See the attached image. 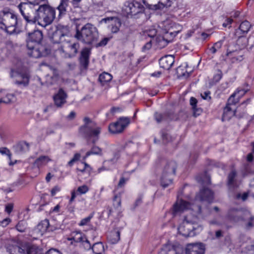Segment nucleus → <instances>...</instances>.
Here are the masks:
<instances>
[{
    "instance_id": "20e7f679",
    "label": "nucleus",
    "mask_w": 254,
    "mask_h": 254,
    "mask_svg": "<svg viewBox=\"0 0 254 254\" xmlns=\"http://www.w3.org/2000/svg\"><path fill=\"white\" fill-rule=\"evenodd\" d=\"M24 19L29 23H35L38 20L39 5L33 2H21L18 6Z\"/></svg>"
},
{
    "instance_id": "13d9d810",
    "label": "nucleus",
    "mask_w": 254,
    "mask_h": 254,
    "mask_svg": "<svg viewBox=\"0 0 254 254\" xmlns=\"http://www.w3.org/2000/svg\"><path fill=\"white\" fill-rule=\"evenodd\" d=\"M109 164H104V161L103 162V166L101 168H99L98 169V172L99 173H100L102 171H104V170H109Z\"/></svg>"
},
{
    "instance_id": "09e8293b",
    "label": "nucleus",
    "mask_w": 254,
    "mask_h": 254,
    "mask_svg": "<svg viewBox=\"0 0 254 254\" xmlns=\"http://www.w3.org/2000/svg\"><path fill=\"white\" fill-rule=\"evenodd\" d=\"M92 217H93V215H90L88 216V217L82 219L80 221L79 225L80 226H84V225H87L90 221V220L91 219Z\"/></svg>"
},
{
    "instance_id": "052dcab7",
    "label": "nucleus",
    "mask_w": 254,
    "mask_h": 254,
    "mask_svg": "<svg viewBox=\"0 0 254 254\" xmlns=\"http://www.w3.org/2000/svg\"><path fill=\"white\" fill-rule=\"evenodd\" d=\"M252 221H253V218L251 217L250 218V220H249V222L246 224V228L247 229H250L252 228V227H253L254 224H253Z\"/></svg>"
},
{
    "instance_id": "72a5a7b5",
    "label": "nucleus",
    "mask_w": 254,
    "mask_h": 254,
    "mask_svg": "<svg viewBox=\"0 0 254 254\" xmlns=\"http://www.w3.org/2000/svg\"><path fill=\"white\" fill-rule=\"evenodd\" d=\"M73 241L75 243H82L86 238L81 231H74L71 233Z\"/></svg>"
},
{
    "instance_id": "5701e85b",
    "label": "nucleus",
    "mask_w": 254,
    "mask_h": 254,
    "mask_svg": "<svg viewBox=\"0 0 254 254\" xmlns=\"http://www.w3.org/2000/svg\"><path fill=\"white\" fill-rule=\"evenodd\" d=\"M205 248L202 243L189 244L186 248V254H204Z\"/></svg>"
},
{
    "instance_id": "864d4df0",
    "label": "nucleus",
    "mask_w": 254,
    "mask_h": 254,
    "mask_svg": "<svg viewBox=\"0 0 254 254\" xmlns=\"http://www.w3.org/2000/svg\"><path fill=\"white\" fill-rule=\"evenodd\" d=\"M10 222V219L8 218L4 219L2 221H0V226H2L3 227H6L8 225V224Z\"/></svg>"
},
{
    "instance_id": "423d86ee",
    "label": "nucleus",
    "mask_w": 254,
    "mask_h": 254,
    "mask_svg": "<svg viewBox=\"0 0 254 254\" xmlns=\"http://www.w3.org/2000/svg\"><path fill=\"white\" fill-rule=\"evenodd\" d=\"M162 164L163 168L161 185L164 188H166L172 183L173 177L175 175L177 164L173 160L163 161Z\"/></svg>"
},
{
    "instance_id": "7c9ffc66",
    "label": "nucleus",
    "mask_w": 254,
    "mask_h": 254,
    "mask_svg": "<svg viewBox=\"0 0 254 254\" xmlns=\"http://www.w3.org/2000/svg\"><path fill=\"white\" fill-rule=\"evenodd\" d=\"M236 110L233 111L230 107L226 106L224 109L223 114L222 117L223 121H229L233 116H235Z\"/></svg>"
},
{
    "instance_id": "37998d69",
    "label": "nucleus",
    "mask_w": 254,
    "mask_h": 254,
    "mask_svg": "<svg viewBox=\"0 0 254 254\" xmlns=\"http://www.w3.org/2000/svg\"><path fill=\"white\" fill-rule=\"evenodd\" d=\"M162 140L164 143H168L172 141L173 137L169 134L165 130H162L161 132Z\"/></svg>"
},
{
    "instance_id": "0e129e2a",
    "label": "nucleus",
    "mask_w": 254,
    "mask_h": 254,
    "mask_svg": "<svg viewBox=\"0 0 254 254\" xmlns=\"http://www.w3.org/2000/svg\"><path fill=\"white\" fill-rule=\"evenodd\" d=\"M46 254H60L59 251L54 249H51L49 250Z\"/></svg>"
},
{
    "instance_id": "f8f14e48",
    "label": "nucleus",
    "mask_w": 254,
    "mask_h": 254,
    "mask_svg": "<svg viewBox=\"0 0 254 254\" xmlns=\"http://www.w3.org/2000/svg\"><path fill=\"white\" fill-rule=\"evenodd\" d=\"M182 25L175 22H171L168 30L165 33L164 36L162 38L163 44L162 47L166 46L180 32L182 31Z\"/></svg>"
},
{
    "instance_id": "680f3d73",
    "label": "nucleus",
    "mask_w": 254,
    "mask_h": 254,
    "mask_svg": "<svg viewBox=\"0 0 254 254\" xmlns=\"http://www.w3.org/2000/svg\"><path fill=\"white\" fill-rule=\"evenodd\" d=\"M223 42V40H220L214 43V45L217 50H219L222 47Z\"/></svg>"
},
{
    "instance_id": "6ab92c4d",
    "label": "nucleus",
    "mask_w": 254,
    "mask_h": 254,
    "mask_svg": "<svg viewBox=\"0 0 254 254\" xmlns=\"http://www.w3.org/2000/svg\"><path fill=\"white\" fill-rule=\"evenodd\" d=\"M101 21L109 24V27L113 33H116L119 31L122 24L120 19L115 16L103 18Z\"/></svg>"
},
{
    "instance_id": "4c0bfd02",
    "label": "nucleus",
    "mask_w": 254,
    "mask_h": 254,
    "mask_svg": "<svg viewBox=\"0 0 254 254\" xmlns=\"http://www.w3.org/2000/svg\"><path fill=\"white\" fill-rule=\"evenodd\" d=\"M92 250L95 254H102L104 251V247L101 242H98L93 244Z\"/></svg>"
},
{
    "instance_id": "5fc2aeb1",
    "label": "nucleus",
    "mask_w": 254,
    "mask_h": 254,
    "mask_svg": "<svg viewBox=\"0 0 254 254\" xmlns=\"http://www.w3.org/2000/svg\"><path fill=\"white\" fill-rule=\"evenodd\" d=\"M61 190V188L58 186H55L51 190V195L52 196L56 195V194L60 191Z\"/></svg>"
},
{
    "instance_id": "9b49d317",
    "label": "nucleus",
    "mask_w": 254,
    "mask_h": 254,
    "mask_svg": "<svg viewBox=\"0 0 254 254\" xmlns=\"http://www.w3.org/2000/svg\"><path fill=\"white\" fill-rule=\"evenodd\" d=\"M130 123V119L128 117H120L117 122L110 124L109 126V131L113 134L122 132Z\"/></svg>"
},
{
    "instance_id": "9d476101",
    "label": "nucleus",
    "mask_w": 254,
    "mask_h": 254,
    "mask_svg": "<svg viewBox=\"0 0 254 254\" xmlns=\"http://www.w3.org/2000/svg\"><path fill=\"white\" fill-rule=\"evenodd\" d=\"M198 229H201V228L198 227L197 228H196L193 226V224L191 223L186 217L183 223L179 227L178 231L181 235L185 237H191L196 235L195 231Z\"/></svg>"
},
{
    "instance_id": "e433bc0d",
    "label": "nucleus",
    "mask_w": 254,
    "mask_h": 254,
    "mask_svg": "<svg viewBox=\"0 0 254 254\" xmlns=\"http://www.w3.org/2000/svg\"><path fill=\"white\" fill-rule=\"evenodd\" d=\"M120 157V152L119 150L115 151L113 153V156L111 159L104 161V164H110L112 165H115Z\"/></svg>"
},
{
    "instance_id": "f257e3e1",
    "label": "nucleus",
    "mask_w": 254,
    "mask_h": 254,
    "mask_svg": "<svg viewBox=\"0 0 254 254\" xmlns=\"http://www.w3.org/2000/svg\"><path fill=\"white\" fill-rule=\"evenodd\" d=\"M71 9L68 0H60L56 8L49 4H41L39 5L38 23L45 27L51 24L56 18L58 20L62 18Z\"/></svg>"
},
{
    "instance_id": "f3484780",
    "label": "nucleus",
    "mask_w": 254,
    "mask_h": 254,
    "mask_svg": "<svg viewBox=\"0 0 254 254\" xmlns=\"http://www.w3.org/2000/svg\"><path fill=\"white\" fill-rule=\"evenodd\" d=\"M154 118L157 123L165 121L169 122L178 119L177 116L173 111H168L164 113L155 112L154 114Z\"/></svg>"
},
{
    "instance_id": "393cba45",
    "label": "nucleus",
    "mask_w": 254,
    "mask_h": 254,
    "mask_svg": "<svg viewBox=\"0 0 254 254\" xmlns=\"http://www.w3.org/2000/svg\"><path fill=\"white\" fill-rule=\"evenodd\" d=\"M175 62V57L173 55H166L162 57L159 61L160 67L169 70Z\"/></svg>"
},
{
    "instance_id": "dca6fc26",
    "label": "nucleus",
    "mask_w": 254,
    "mask_h": 254,
    "mask_svg": "<svg viewBox=\"0 0 254 254\" xmlns=\"http://www.w3.org/2000/svg\"><path fill=\"white\" fill-rule=\"evenodd\" d=\"M225 217L228 221L234 223L245 221L242 211L236 208H230Z\"/></svg>"
},
{
    "instance_id": "1a4fd4ad",
    "label": "nucleus",
    "mask_w": 254,
    "mask_h": 254,
    "mask_svg": "<svg viewBox=\"0 0 254 254\" xmlns=\"http://www.w3.org/2000/svg\"><path fill=\"white\" fill-rule=\"evenodd\" d=\"M10 77L13 79L14 83L19 87H26L29 84L30 74L25 71H19L11 69L10 73Z\"/></svg>"
},
{
    "instance_id": "473e14b6",
    "label": "nucleus",
    "mask_w": 254,
    "mask_h": 254,
    "mask_svg": "<svg viewBox=\"0 0 254 254\" xmlns=\"http://www.w3.org/2000/svg\"><path fill=\"white\" fill-rule=\"evenodd\" d=\"M15 151L17 153H21L29 150V144L26 142H20L13 146Z\"/></svg>"
},
{
    "instance_id": "4be33fe9",
    "label": "nucleus",
    "mask_w": 254,
    "mask_h": 254,
    "mask_svg": "<svg viewBox=\"0 0 254 254\" xmlns=\"http://www.w3.org/2000/svg\"><path fill=\"white\" fill-rule=\"evenodd\" d=\"M213 199V192L209 189L204 188L196 195L195 199L199 201L211 202Z\"/></svg>"
},
{
    "instance_id": "39448f33",
    "label": "nucleus",
    "mask_w": 254,
    "mask_h": 254,
    "mask_svg": "<svg viewBox=\"0 0 254 254\" xmlns=\"http://www.w3.org/2000/svg\"><path fill=\"white\" fill-rule=\"evenodd\" d=\"M83 122L84 124L79 128V132L87 138L93 137L92 142L95 143L99 138L101 128L88 117H85Z\"/></svg>"
},
{
    "instance_id": "cd10ccee",
    "label": "nucleus",
    "mask_w": 254,
    "mask_h": 254,
    "mask_svg": "<svg viewBox=\"0 0 254 254\" xmlns=\"http://www.w3.org/2000/svg\"><path fill=\"white\" fill-rule=\"evenodd\" d=\"M175 0H166L165 3L158 1L157 3H147L146 7L152 10H162L165 7H170L173 2Z\"/></svg>"
},
{
    "instance_id": "c85d7f7f",
    "label": "nucleus",
    "mask_w": 254,
    "mask_h": 254,
    "mask_svg": "<svg viewBox=\"0 0 254 254\" xmlns=\"http://www.w3.org/2000/svg\"><path fill=\"white\" fill-rule=\"evenodd\" d=\"M90 53V49L87 48H84L81 52L80 64L84 69H86L88 66Z\"/></svg>"
},
{
    "instance_id": "603ef678",
    "label": "nucleus",
    "mask_w": 254,
    "mask_h": 254,
    "mask_svg": "<svg viewBox=\"0 0 254 254\" xmlns=\"http://www.w3.org/2000/svg\"><path fill=\"white\" fill-rule=\"evenodd\" d=\"M127 179H126L123 177H122L119 182L118 187L119 188L123 187V186H124V185H125L127 181Z\"/></svg>"
},
{
    "instance_id": "c03bdc74",
    "label": "nucleus",
    "mask_w": 254,
    "mask_h": 254,
    "mask_svg": "<svg viewBox=\"0 0 254 254\" xmlns=\"http://www.w3.org/2000/svg\"><path fill=\"white\" fill-rule=\"evenodd\" d=\"M26 222L24 221H20L16 226V229L20 232H25L26 229Z\"/></svg>"
},
{
    "instance_id": "b1692460",
    "label": "nucleus",
    "mask_w": 254,
    "mask_h": 254,
    "mask_svg": "<svg viewBox=\"0 0 254 254\" xmlns=\"http://www.w3.org/2000/svg\"><path fill=\"white\" fill-rule=\"evenodd\" d=\"M67 95L62 88L59 89L58 92L53 96L55 105L58 108H61L66 103Z\"/></svg>"
},
{
    "instance_id": "de8ad7c7",
    "label": "nucleus",
    "mask_w": 254,
    "mask_h": 254,
    "mask_svg": "<svg viewBox=\"0 0 254 254\" xmlns=\"http://www.w3.org/2000/svg\"><path fill=\"white\" fill-rule=\"evenodd\" d=\"M110 40V38L105 37L103 38L100 42L96 43V47H102L107 45L109 41Z\"/></svg>"
},
{
    "instance_id": "a878e982",
    "label": "nucleus",
    "mask_w": 254,
    "mask_h": 254,
    "mask_svg": "<svg viewBox=\"0 0 254 254\" xmlns=\"http://www.w3.org/2000/svg\"><path fill=\"white\" fill-rule=\"evenodd\" d=\"M191 208V204L190 202L183 199L178 200L173 206V215H176L178 213L181 212L183 210Z\"/></svg>"
},
{
    "instance_id": "2eb2a0df",
    "label": "nucleus",
    "mask_w": 254,
    "mask_h": 254,
    "mask_svg": "<svg viewBox=\"0 0 254 254\" xmlns=\"http://www.w3.org/2000/svg\"><path fill=\"white\" fill-rule=\"evenodd\" d=\"M43 33L39 30H34L31 33H28L26 39L27 47L32 48V45H41V42L43 39Z\"/></svg>"
},
{
    "instance_id": "8fccbe9b",
    "label": "nucleus",
    "mask_w": 254,
    "mask_h": 254,
    "mask_svg": "<svg viewBox=\"0 0 254 254\" xmlns=\"http://www.w3.org/2000/svg\"><path fill=\"white\" fill-rule=\"evenodd\" d=\"M84 247V248L86 250H90L92 249V247L89 241L87 240V239L86 238L84 241L82 243Z\"/></svg>"
},
{
    "instance_id": "a211bd4d",
    "label": "nucleus",
    "mask_w": 254,
    "mask_h": 254,
    "mask_svg": "<svg viewBox=\"0 0 254 254\" xmlns=\"http://www.w3.org/2000/svg\"><path fill=\"white\" fill-rule=\"evenodd\" d=\"M249 90V88L240 89L237 90L228 98L226 106L230 107V105H236L240 99Z\"/></svg>"
},
{
    "instance_id": "f704fd0d",
    "label": "nucleus",
    "mask_w": 254,
    "mask_h": 254,
    "mask_svg": "<svg viewBox=\"0 0 254 254\" xmlns=\"http://www.w3.org/2000/svg\"><path fill=\"white\" fill-rule=\"evenodd\" d=\"M112 79L111 74L108 72H103L100 74L98 80L102 85L110 81Z\"/></svg>"
},
{
    "instance_id": "4d7b16f0",
    "label": "nucleus",
    "mask_w": 254,
    "mask_h": 254,
    "mask_svg": "<svg viewBox=\"0 0 254 254\" xmlns=\"http://www.w3.org/2000/svg\"><path fill=\"white\" fill-rule=\"evenodd\" d=\"M13 205L12 203H8L5 206V210L8 213L10 214L12 211Z\"/></svg>"
},
{
    "instance_id": "412c9836",
    "label": "nucleus",
    "mask_w": 254,
    "mask_h": 254,
    "mask_svg": "<svg viewBox=\"0 0 254 254\" xmlns=\"http://www.w3.org/2000/svg\"><path fill=\"white\" fill-rule=\"evenodd\" d=\"M251 27L250 23L247 20H245L240 24L239 28L236 30L235 35L236 37L238 38L237 41L238 44L241 39L244 38L245 39L244 36L250 31Z\"/></svg>"
},
{
    "instance_id": "774afa93",
    "label": "nucleus",
    "mask_w": 254,
    "mask_h": 254,
    "mask_svg": "<svg viewBox=\"0 0 254 254\" xmlns=\"http://www.w3.org/2000/svg\"><path fill=\"white\" fill-rule=\"evenodd\" d=\"M157 34V31L156 29H153L149 31V33L148 35L150 37H154Z\"/></svg>"
},
{
    "instance_id": "338daca9",
    "label": "nucleus",
    "mask_w": 254,
    "mask_h": 254,
    "mask_svg": "<svg viewBox=\"0 0 254 254\" xmlns=\"http://www.w3.org/2000/svg\"><path fill=\"white\" fill-rule=\"evenodd\" d=\"M76 113L74 111H71L67 116V119L72 120L75 117Z\"/></svg>"
},
{
    "instance_id": "6e6d98bb",
    "label": "nucleus",
    "mask_w": 254,
    "mask_h": 254,
    "mask_svg": "<svg viewBox=\"0 0 254 254\" xmlns=\"http://www.w3.org/2000/svg\"><path fill=\"white\" fill-rule=\"evenodd\" d=\"M197 101L194 97H191L190 99V104L191 106L192 109H194L197 106Z\"/></svg>"
},
{
    "instance_id": "79ce46f5",
    "label": "nucleus",
    "mask_w": 254,
    "mask_h": 254,
    "mask_svg": "<svg viewBox=\"0 0 254 254\" xmlns=\"http://www.w3.org/2000/svg\"><path fill=\"white\" fill-rule=\"evenodd\" d=\"M223 76V73L222 71L220 69H218L217 70L216 73L214 75L212 80V84H215L217 83H218L220 79L222 78Z\"/></svg>"
},
{
    "instance_id": "bf43d9fd",
    "label": "nucleus",
    "mask_w": 254,
    "mask_h": 254,
    "mask_svg": "<svg viewBox=\"0 0 254 254\" xmlns=\"http://www.w3.org/2000/svg\"><path fill=\"white\" fill-rule=\"evenodd\" d=\"M193 112V116L197 117L199 116L202 113V110L200 108L195 107L194 109H192Z\"/></svg>"
},
{
    "instance_id": "0eeeda50",
    "label": "nucleus",
    "mask_w": 254,
    "mask_h": 254,
    "mask_svg": "<svg viewBox=\"0 0 254 254\" xmlns=\"http://www.w3.org/2000/svg\"><path fill=\"white\" fill-rule=\"evenodd\" d=\"M70 31L68 25L58 24L56 30L50 36V39L55 44H60L70 39Z\"/></svg>"
},
{
    "instance_id": "c9c22d12",
    "label": "nucleus",
    "mask_w": 254,
    "mask_h": 254,
    "mask_svg": "<svg viewBox=\"0 0 254 254\" xmlns=\"http://www.w3.org/2000/svg\"><path fill=\"white\" fill-rule=\"evenodd\" d=\"M91 155H102V149L98 146H97L96 145L93 146V147L91 148V150L87 151L84 157V159H85L86 158H87L88 156H89Z\"/></svg>"
},
{
    "instance_id": "ea45409f",
    "label": "nucleus",
    "mask_w": 254,
    "mask_h": 254,
    "mask_svg": "<svg viewBox=\"0 0 254 254\" xmlns=\"http://www.w3.org/2000/svg\"><path fill=\"white\" fill-rule=\"evenodd\" d=\"M120 240V232L119 231H115L111 232L110 238L111 243L113 244H116Z\"/></svg>"
},
{
    "instance_id": "3c124183",
    "label": "nucleus",
    "mask_w": 254,
    "mask_h": 254,
    "mask_svg": "<svg viewBox=\"0 0 254 254\" xmlns=\"http://www.w3.org/2000/svg\"><path fill=\"white\" fill-rule=\"evenodd\" d=\"M210 92L209 91H205L203 93L201 94V97L204 99L207 100H210L211 99V97L210 96Z\"/></svg>"
},
{
    "instance_id": "58836bf2",
    "label": "nucleus",
    "mask_w": 254,
    "mask_h": 254,
    "mask_svg": "<svg viewBox=\"0 0 254 254\" xmlns=\"http://www.w3.org/2000/svg\"><path fill=\"white\" fill-rule=\"evenodd\" d=\"M50 160L47 156H41L35 161L34 164L39 167L46 164Z\"/></svg>"
},
{
    "instance_id": "a18cd8bd",
    "label": "nucleus",
    "mask_w": 254,
    "mask_h": 254,
    "mask_svg": "<svg viewBox=\"0 0 254 254\" xmlns=\"http://www.w3.org/2000/svg\"><path fill=\"white\" fill-rule=\"evenodd\" d=\"M89 190V188L87 185H84L79 187L77 189L76 192L78 194H83L86 193Z\"/></svg>"
},
{
    "instance_id": "f03ea898",
    "label": "nucleus",
    "mask_w": 254,
    "mask_h": 254,
    "mask_svg": "<svg viewBox=\"0 0 254 254\" xmlns=\"http://www.w3.org/2000/svg\"><path fill=\"white\" fill-rule=\"evenodd\" d=\"M39 251L36 245L19 239L12 240L7 247L9 254H39Z\"/></svg>"
},
{
    "instance_id": "e2e57ef3",
    "label": "nucleus",
    "mask_w": 254,
    "mask_h": 254,
    "mask_svg": "<svg viewBox=\"0 0 254 254\" xmlns=\"http://www.w3.org/2000/svg\"><path fill=\"white\" fill-rule=\"evenodd\" d=\"M13 29H12V28L4 27L5 31L10 34H12L15 32V26H13Z\"/></svg>"
},
{
    "instance_id": "4468645a",
    "label": "nucleus",
    "mask_w": 254,
    "mask_h": 254,
    "mask_svg": "<svg viewBox=\"0 0 254 254\" xmlns=\"http://www.w3.org/2000/svg\"><path fill=\"white\" fill-rule=\"evenodd\" d=\"M32 47L31 48H27L28 50L27 54L30 57L39 58L46 56L50 52L48 48L42 45H32Z\"/></svg>"
},
{
    "instance_id": "a19ab883",
    "label": "nucleus",
    "mask_w": 254,
    "mask_h": 254,
    "mask_svg": "<svg viewBox=\"0 0 254 254\" xmlns=\"http://www.w3.org/2000/svg\"><path fill=\"white\" fill-rule=\"evenodd\" d=\"M0 153H1L2 154H6L8 156V159H9L10 161L9 162V166H12L13 165L16 161H15L14 162H13L11 161V154L9 151V149H8L7 148L3 147V148H0Z\"/></svg>"
},
{
    "instance_id": "ddd939ff",
    "label": "nucleus",
    "mask_w": 254,
    "mask_h": 254,
    "mask_svg": "<svg viewBox=\"0 0 254 254\" xmlns=\"http://www.w3.org/2000/svg\"><path fill=\"white\" fill-rule=\"evenodd\" d=\"M144 10L143 5L136 1H126L124 4V10L127 15L135 16L142 13Z\"/></svg>"
},
{
    "instance_id": "69168bd1",
    "label": "nucleus",
    "mask_w": 254,
    "mask_h": 254,
    "mask_svg": "<svg viewBox=\"0 0 254 254\" xmlns=\"http://www.w3.org/2000/svg\"><path fill=\"white\" fill-rule=\"evenodd\" d=\"M233 22V19L230 18H228L226 19V22H224L223 23L222 25L226 27H227L228 25L231 24L232 23V22Z\"/></svg>"
},
{
    "instance_id": "c756f323",
    "label": "nucleus",
    "mask_w": 254,
    "mask_h": 254,
    "mask_svg": "<svg viewBox=\"0 0 254 254\" xmlns=\"http://www.w3.org/2000/svg\"><path fill=\"white\" fill-rule=\"evenodd\" d=\"M237 172L235 170H232L228 174L227 177V185L229 187L235 188L237 187L236 181Z\"/></svg>"
},
{
    "instance_id": "aec40b11",
    "label": "nucleus",
    "mask_w": 254,
    "mask_h": 254,
    "mask_svg": "<svg viewBox=\"0 0 254 254\" xmlns=\"http://www.w3.org/2000/svg\"><path fill=\"white\" fill-rule=\"evenodd\" d=\"M159 254H184V249L180 245L166 244L163 246Z\"/></svg>"
},
{
    "instance_id": "6e6552de",
    "label": "nucleus",
    "mask_w": 254,
    "mask_h": 254,
    "mask_svg": "<svg viewBox=\"0 0 254 254\" xmlns=\"http://www.w3.org/2000/svg\"><path fill=\"white\" fill-rule=\"evenodd\" d=\"M57 51L64 58H72L77 53L79 44L76 43H71L70 39L64 42L58 44Z\"/></svg>"
},
{
    "instance_id": "2f4dec72",
    "label": "nucleus",
    "mask_w": 254,
    "mask_h": 254,
    "mask_svg": "<svg viewBox=\"0 0 254 254\" xmlns=\"http://www.w3.org/2000/svg\"><path fill=\"white\" fill-rule=\"evenodd\" d=\"M49 226V221L48 219H46L41 221V222L37 225L36 230L41 235H43L48 231Z\"/></svg>"
},
{
    "instance_id": "bb28decb",
    "label": "nucleus",
    "mask_w": 254,
    "mask_h": 254,
    "mask_svg": "<svg viewBox=\"0 0 254 254\" xmlns=\"http://www.w3.org/2000/svg\"><path fill=\"white\" fill-rule=\"evenodd\" d=\"M3 20L5 22L1 21L0 24H2L4 27L13 29V26H16L17 24V17L11 13L4 14Z\"/></svg>"
},
{
    "instance_id": "49530a36",
    "label": "nucleus",
    "mask_w": 254,
    "mask_h": 254,
    "mask_svg": "<svg viewBox=\"0 0 254 254\" xmlns=\"http://www.w3.org/2000/svg\"><path fill=\"white\" fill-rule=\"evenodd\" d=\"M84 167L82 169L77 168V170L80 171L82 173L87 172V174L89 175L92 171V168L91 167L86 163L84 162Z\"/></svg>"
},
{
    "instance_id": "7ed1b4c3",
    "label": "nucleus",
    "mask_w": 254,
    "mask_h": 254,
    "mask_svg": "<svg viewBox=\"0 0 254 254\" xmlns=\"http://www.w3.org/2000/svg\"><path fill=\"white\" fill-rule=\"evenodd\" d=\"M75 37L82 42L92 45L97 43L99 38V33L96 27L90 23L84 25L81 30H77Z\"/></svg>"
}]
</instances>
